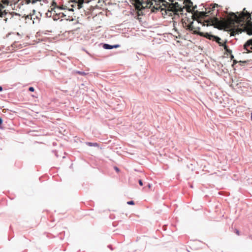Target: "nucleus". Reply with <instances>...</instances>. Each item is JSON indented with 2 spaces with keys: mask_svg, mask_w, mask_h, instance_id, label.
<instances>
[{
  "mask_svg": "<svg viewBox=\"0 0 252 252\" xmlns=\"http://www.w3.org/2000/svg\"><path fill=\"white\" fill-rule=\"evenodd\" d=\"M225 51L228 53H231L232 51L230 49H228L226 50H225Z\"/></svg>",
  "mask_w": 252,
  "mask_h": 252,
  "instance_id": "nucleus-21",
  "label": "nucleus"
},
{
  "mask_svg": "<svg viewBox=\"0 0 252 252\" xmlns=\"http://www.w3.org/2000/svg\"><path fill=\"white\" fill-rule=\"evenodd\" d=\"M127 203L129 205H134V202L133 201H129L127 202Z\"/></svg>",
  "mask_w": 252,
  "mask_h": 252,
  "instance_id": "nucleus-16",
  "label": "nucleus"
},
{
  "mask_svg": "<svg viewBox=\"0 0 252 252\" xmlns=\"http://www.w3.org/2000/svg\"><path fill=\"white\" fill-rule=\"evenodd\" d=\"M138 182L140 186H143V183H142V181L141 180H139Z\"/></svg>",
  "mask_w": 252,
  "mask_h": 252,
  "instance_id": "nucleus-19",
  "label": "nucleus"
},
{
  "mask_svg": "<svg viewBox=\"0 0 252 252\" xmlns=\"http://www.w3.org/2000/svg\"><path fill=\"white\" fill-rule=\"evenodd\" d=\"M160 2H162V5L160 4H156V6H154L153 8L156 10L160 9L161 11H164L166 14L172 15V13L174 14H178L179 12L182 14V8L178 2L173 3L174 0H169L171 3H170L167 2L165 0H159Z\"/></svg>",
  "mask_w": 252,
  "mask_h": 252,
  "instance_id": "nucleus-3",
  "label": "nucleus"
},
{
  "mask_svg": "<svg viewBox=\"0 0 252 252\" xmlns=\"http://www.w3.org/2000/svg\"><path fill=\"white\" fill-rule=\"evenodd\" d=\"M155 1H156V0H154Z\"/></svg>",
  "mask_w": 252,
  "mask_h": 252,
  "instance_id": "nucleus-29",
  "label": "nucleus"
},
{
  "mask_svg": "<svg viewBox=\"0 0 252 252\" xmlns=\"http://www.w3.org/2000/svg\"><path fill=\"white\" fill-rule=\"evenodd\" d=\"M148 187H149V188H151V185H150V184L148 185Z\"/></svg>",
  "mask_w": 252,
  "mask_h": 252,
  "instance_id": "nucleus-28",
  "label": "nucleus"
},
{
  "mask_svg": "<svg viewBox=\"0 0 252 252\" xmlns=\"http://www.w3.org/2000/svg\"><path fill=\"white\" fill-rule=\"evenodd\" d=\"M9 35L12 36V38L14 40L15 43L19 42V40L21 39L22 37L21 35L18 32H17L16 33H10L9 34Z\"/></svg>",
  "mask_w": 252,
  "mask_h": 252,
  "instance_id": "nucleus-9",
  "label": "nucleus"
},
{
  "mask_svg": "<svg viewBox=\"0 0 252 252\" xmlns=\"http://www.w3.org/2000/svg\"><path fill=\"white\" fill-rule=\"evenodd\" d=\"M113 47V48H118L119 47V45H114V46H112Z\"/></svg>",
  "mask_w": 252,
  "mask_h": 252,
  "instance_id": "nucleus-23",
  "label": "nucleus"
},
{
  "mask_svg": "<svg viewBox=\"0 0 252 252\" xmlns=\"http://www.w3.org/2000/svg\"><path fill=\"white\" fill-rule=\"evenodd\" d=\"M2 88L1 86H0V91H2Z\"/></svg>",
  "mask_w": 252,
  "mask_h": 252,
  "instance_id": "nucleus-26",
  "label": "nucleus"
},
{
  "mask_svg": "<svg viewBox=\"0 0 252 252\" xmlns=\"http://www.w3.org/2000/svg\"><path fill=\"white\" fill-rule=\"evenodd\" d=\"M9 1L8 0H0V17L3 18L7 14V12L5 10H2L4 6H3L2 4L5 5H8Z\"/></svg>",
  "mask_w": 252,
  "mask_h": 252,
  "instance_id": "nucleus-7",
  "label": "nucleus"
},
{
  "mask_svg": "<svg viewBox=\"0 0 252 252\" xmlns=\"http://www.w3.org/2000/svg\"><path fill=\"white\" fill-rule=\"evenodd\" d=\"M29 90L31 92H33L34 91V89L33 87H31L29 88Z\"/></svg>",
  "mask_w": 252,
  "mask_h": 252,
  "instance_id": "nucleus-17",
  "label": "nucleus"
},
{
  "mask_svg": "<svg viewBox=\"0 0 252 252\" xmlns=\"http://www.w3.org/2000/svg\"><path fill=\"white\" fill-rule=\"evenodd\" d=\"M135 8L139 11L146 7H151L153 5L151 0H134Z\"/></svg>",
  "mask_w": 252,
  "mask_h": 252,
  "instance_id": "nucleus-5",
  "label": "nucleus"
},
{
  "mask_svg": "<svg viewBox=\"0 0 252 252\" xmlns=\"http://www.w3.org/2000/svg\"><path fill=\"white\" fill-rule=\"evenodd\" d=\"M226 41H225L223 44L222 45H221V46H223V48H224V49L225 50H227L228 49V47L226 45Z\"/></svg>",
  "mask_w": 252,
  "mask_h": 252,
  "instance_id": "nucleus-14",
  "label": "nucleus"
},
{
  "mask_svg": "<svg viewBox=\"0 0 252 252\" xmlns=\"http://www.w3.org/2000/svg\"><path fill=\"white\" fill-rule=\"evenodd\" d=\"M235 232L236 233V234L237 235H240V232H239V231L238 229H235Z\"/></svg>",
  "mask_w": 252,
  "mask_h": 252,
  "instance_id": "nucleus-18",
  "label": "nucleus"
},
{
  "mask_svg": "<svg viewBox=\"0 0 252 252\" xmlns=\"http://www.w3.org/2000/svg\"><path fill=\"white\" fill-rule=\"evenodd\" d=\"M183 24L184 27H185L186 30L191 32L192 33L199 35L201 36L205 37L213 41H215L219 44L220 46H221L222 45L223 43L220 42L221 39L219 37L210 34L208 32L204 33L199 32L200 28L195 27L193 26V22L192 21L190 22L189 24H187L186 22H184Z\"/></svg>",
  "mask_w": 252,
  "mask_h": 252,
  "instance_id": "nucleus-4",
  "label": "nucleus"
},
{
  "mask_svg": "<svg viewBox=\"0 0 252 252\" xmlns=\"http://www.w3.org/2000/svg\"><path fill=\"white\" fill-rule=\"evenodd\" d=\"M78 73L79 74H81V75H83L85 74L84 72H80V71L78 72Z\"/></svg>",
  "mask_w": 252,
  "mask_h": 252,
  "instance_id": "nucleus-24",
  "label": "nucleus"
},
{
  "mask_svg": "<svg viewBox=\"0 0 252 252\" xmlns=\"http://www.w3.org/2000/svg\"><path fill=\"white\" fill-rule=\"evenodd\" d=\"M56 13V14H58L59 15H61V17H63V13H61V12H59V11H56V12H55Z\"/></svg>",
  "mask_w": 252,
  "mask_h": 252,
  "instance_id": "nucleus-15",
  "label": "nucleus"
},
{
  "mask_svg": "<svg viewBox=\"0 0 252 252\" xmlns=\"http://www.w3.org/2000/svg\"><path fill=\"white\" fill-rule=\"evenodd\" d=\"M72 3L71 6V9H69V10L73 11V8L80 9L83 7V4L84 3H89V0H70L69 1Z\"/></svg>",
  "mask_w": 252,
  "mask_h": 252,
  "instance_id": "nucleus-6",
  "label": "nucleus"
},
{
  "mask_svg": "<svg viewBox=\"0 0 252 252\" xmlns=\"http://www.w3.org/2000/svg\"><path fill=\"white\" fill-rule=\"evenodd\" d=\"M87 144L89 146H94V147H97L98 146V145L96 143H91L88 142L87 143Z\"/></svg>",
  "mask_w": 252,
  "mask_h": 252,
  "instance_id": "nucleus-13",
  "label": "nucleus"
},
{
  "mask_svg": "<svg viewBox=\"0 0 252 252\" xmlns=\"http://www.w3.org/2000/svg\"><path fill=\"white\" fill-rule=\"evenodd\" d=\"M115 169L117 172H119L120 171L119 169L117 167H115Z\"/></svg>",
  "mask_w": 252,
  "mask_h": 252,
  "instance_id": "nucleus-22",
  "label": "nucleus"
},
{
  "mask_svg": "<svg viewBox=\"0 0 252 252\" xmlns=\"http://www.w3.org/2000/svg\"><path fill=\"white\" fill-rule=\"evenodd\" d=\"M62 8L61 7L58 6L56 3V2L54 1H53L52 2V5L51 6V11H54L55 12H56L57 10H60L62 9Z\"/></svg>",
  "mask_w": 252,
  "mask_h": 252,
  "instance_id": "nucleus-10",
  "label": "nucleus"
},
{
  "mask_svg": "<svg viewBox=\"0 0 252 252\" xmlns=\"http://www.w3.org/2000/svg\"><path fill=\"white\" fill-rule=\"evenodd\" d=\"M225 51L228 53H231L232 51L230 49H228L226 50H225Z\"/></svg>",
  "mask_w": 252,
  "mask_h": 252,
  "instance_id": "nucleus-20",
  "label": "nucleus"
},
{
  "mask_svg": "<svg viewBox=\"0 0 252 252\" xmlns=\"http://www.w3.org/2000/svg\"><path fill=\"white\" fill-rule=\"evenodd\" d=\"M183 3L185 4V6L183 7L180 5L182 9L183 10L185 7L188 12H191L192 13V19L193 20H196L198 23L202 24L203 26H207V23L205 21V20L216 17V16L218 12V10L216 11L215 9V7L219 6L216 3L212 4L208 8H205L206 11L205 12H198L197 11L195 12L194 10L197 6L196 5L193 6V3L190 0H184ZM183 12V11L182 12V13ZM173 13L174 14V13ZM179 14L182 15V14H181L180 12L178 14H175V15H178Z\"/></svg>",
  "mask_w": 252,
  "mask_h": 252,
  "instance_id": "nucleus-2",
  "label": "nucleus"
},
{
  "mask_svg": "<svg viewBox=\"0 0 252 252\" xmlns=\"http://www.w3.org/2000/svg\"><path fill=\"white\" fill-rule=\"evenodd\" d=\"M251 15L243 9V11L239 13L231 12L226 19H221L219 20L217 17H214L205 20L207 23V26H213L215 28L219 30L224 29L228 30L234 26L235 23L241 24L244 23L246 25L247 33L249 35L252 34V22L251 21Z\"/></svg>",
  "mask_w": 252,
  "mask_h": 252,
  "instance_id": "nucleus-1",
  "label": "nucleus"
},
{
  "mask_svg": "<svg viewBox=\"0 0 252 252\" xmlns=\"http://www.w3.org/2000/svg\"><path fill=\"white\" fill-rule=\"evenodd\" d=\"M251 120L252 121V113H251Z\"/></svg>",
  "mask_w": 252,
  "mask_h": 252,
  "instance_id": "nucleus-27",
  "label": "nucleus"
},
{
  "mask_svg": "<svg viewBox=\"0 0 252 252\" xmlns=\"http://www.w3.org/2000/svg\"><path fill=\"white\" fill-rule=\"evenodd\" d=\"M244 49L247 53L252 52V38L248 40L244 45Z\"/></svg>",
  "mask_w": 252,
  "mask_h": 252,
  "instance_id": "nucleus-8",
  "label": "nucleus"
},
{
  "mask_svg": "<svg viewBox=\"0 0 252 252\" xmlns=\"http://www.w3.org/2000/svg\"><path fill=\"white\" fill-rule=\"evenodd\" d=\"M2 123V120L1 118H0V126L1 125Z\"/></svg>",
  "mask_w": 252,
  "mask_h": 252,
  "instance_id": "nucleus-25",
  "label": "nucleus"
},
{
  "mask_svg": "<svg viewBox=\"0 0 252 252\" xmlns=\"http://www.w3.org/2000/svg\"><path fill=\"white\" fill-rule=\"evenodd\" d=\"M103 47L106 49H111L113 48V47L112 46L107 44H104Z\"/></svg>",
  "mask_w": 252,
  "mask_h": 252,
  "instance_id": "nucleus-12",
  "label": "nucleus"
},
{
  "mask_svg": "<svg viewBox=\"0 0 252 252\" xmlns=\"http://www.w3.org/2000/svg\"><path fill=\"white\" fill-rule=\"evenodd\" d=\"M41 0H25L26 3L29 4L30 2H32V4L36 3L37 1H40Z\"/></svg>",
  "mask_w": 252,
  "mask_h": 252,
  "instance_id": "nucleus-11",
  "label": "nucleus"
}]
</instances>
